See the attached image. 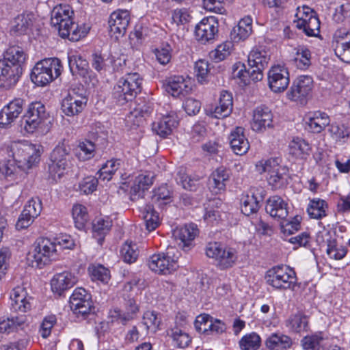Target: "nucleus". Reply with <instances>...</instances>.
I'll return each mask as SVG.
<instances>
[{
    "label": "nucleus",
    "instance_id": "f257e3e1",
    "mask_svg": "<svg viewBox=\"0 0 350 350\" xmlns=\"http://www.w3.org/2000/svg\"><path fill=\"white\" fill-rule=\"evenodd\" d=\"M27 55L18 46L8 49L0 59V88L9 90L18 83L23 71Z\"/></svg>",
    "mask_w": 350,
    "mask_h": 350
},
{
    "label": "nucleus",
    "instance_id": "f03ea898",
    "mask_svg": "<svg viewBox=\"0 0 350 350\" xmlns=\"http://www.w3.org/2000/svg\"><path fill=\"white\" fill-rule=\"evenodd\" d=\"M74 11L68 4L56 5L51 12V23L62 38L78 41L88 33L85 28L80 27L73 21Z\"/></svg>",
    "mask_w": 350,
    "mask_h": 350
},
{
    "label": "nucleus",
    "instance_id": "7ed1b4c3",
    "mask_svg": "<svg viewBox=\"0 0 350 350\" xmlns=\"http://www.w3.org/2000/svg\"><path fill=\"white\" fill-rule=\"evenodd\" d=\"M142 78L137 72H130L121 77L112 90V98L119 105L132 101L142 91Z\"/></svg>",
    "mask_w": 350,
    "mask_h": 350
},
{
    "label": "nucleus",
    "instance_id": "20e7f679",
    "mask_svg": "<svg viewBox=\"0 0 350 350\" xmlns=\"http://www.w3.org/2000/svg\"><path fill=\"white\" fill-rule=\"evenodd\" d=\"M62 70V65L58 58L44 59L35 65L31 79L37 85L44 86L57 78Z\"/></svg>",
    "mask_w": 350,
    "mask_h": 350
},
{
    "label": "nucleus",
    "instance_id": "39448f33",
    "mask_svg": "<svg viewBox=\"0 0 350 350\" xmlns=\"http://www.w3.org/2000/svg\"><path fill=\"white\" fill-rule=\"evenodd\" d=\"M70 148L65 140L59 142L51 153L48 164L49 178L57 182L64 175L70 159Z\"/></svg>",
    "mask_w": 350,
    "mask_h": 350
},
{
    "label": "nucleus",
    "instance_id": "423d86ee",
    "mask_svg": "<svg viewBox=\"0 0 350 350\" xmlns=\"http://www.w3.org/2000/svg\"><path fill=\"white\" fill-rule=\"evenodd\" d=\"M49 113L41 102L31 103L21 120V126L28 133H33L44 127Z\"/></svg>",
    "mask_w": 350,
    "mask_h": 350
},
{
    "label": "nucleus",
    "instance_id": "0eeeda50",
    "mask_svg": "<svg viewBox=\"0 0 350 350\" xmlns=\"http://www.w3.org/2000/svg\"><path fill=\"white\" fill-rule=\"evenodd\" d=\"M56 244L47 238H40L35 243L34 249L27 255L32 267L40 269L50 263L56 256Z\"/></svg>",
    "mask_w": 350,
    "mask_h": 350
},
{
    "label": "nucleus",
    "instance_id": "6e6552de",
    "mask_svg": "<svg viewBox=\"0 0 350 350\" xmlns=\"http://www.w3.org/2000/svg\"><path fill=\"white\" fill-rule=\"evenodd\" d=\"M205 254L208 258L215 259L216 266L220 269L232 267L238 258L235 249L219 242L208 243L205 248Z\"/></svg>",
    "mask_w": 350,
    "mask_h": 350
},
{
    "label": "nucleus",
    "instance_id": "1a4fd4ad",
    "mask_svg": "<svg viewBox=\"0 0 350 350\" xmlns=\"http://www.w3.org/2000/svg\"><path fill=\"white\" fill-rule=\"evenodd\" d=\"M267 283L276 289H294L297 282L295 271L288 266L278 265L267 272Z\"/></svg>",
    "mask_w": 350,
    "mask_h": 350
},
{
    "label": "nucleus",
    "instance_id": "9d476101",
    "mask_svg": "<svg viewBox=\"0 0 350 350\" xmlns=\"http://www.w3.org/2000/svg\"><path fill=\"white\" fill-rule=\"evenodd\" d=\"M12 150L14 161L25 170L31 168L40 161V146L16 144L12 146Z\"/></svg>",
    "mask_w": 350,
    "mask_h": 350
},
{
    "label": "nucleus",
    "instance_id": "9b49d317",
    "mask_svg": "<svg viewBox=\"0 0 350 350\" xmlns=\"http://www.w3.org/2000/svg\"><path fill=\"white\" fill-rule=\"evenodd\" d=\"M123 310L118 308H114L109 310V317L112 322H118L122 325L127 324L129 321L135 319L139 311V306L136 300L131 295L124 294Z\"/></svg>",
    "mask_w": 350,
    "mask_h": 350
},
{
    "label": "nucleus",
    "instance_id": "f8f14e48",
    "mask_svg": "<svg viewBox=\"0 0 350 350\" xmlns=\"http://www.w3.org/2000/svg\"><path fill=\"white\" fill-rule=\"evenodd\" d=\"M70 303L74 313L78 317L81 316L83 319L93 312L94 309L91 294L83 288L75 289L70 296Z\"/></svg>",
    "mask_w": 350,
    "mask_h": 350
},
{
    "label": "nucleus",
    "instance_id": "ddd939ff",
    "mask_svg": "<svg viewBox=\"0 0 350 350\" xmlns=\"http://www.w3.org/2000/svg\"><path fill=\"white\" fill-rule=\"evenodd\" d=\"M267 195L266 190L262 187H252L243 195L241 200V211L245 215L250 216L256 213Z\"/></svg>",
    "mask_w": 350,
    "mask_h": 350
},
{
    "label": "nucleus",
    "instance_id": "4468645a",
    "mask_svg": "<svg viewBox=\"0 0 350 350\" xmlns=\"http://www.w3.org/2000/svg\"><path fill=\"white\" fill-rule=\"evenodd\" d=\"M313 88V79L309 75H301L297 77L292 83L287 97L294 101L303 103L310 95Z\"/></svg>",
    "mask_w": 350,
    "mask_h": 350
},
{
    "label": "nucleus",
    "instance_id": "2eb2a0df",
    "mask_svg": "<svg viewBox=\"0 0 350 350\" xmlns=\"http://www.w3.org/2000/svg\"><path fill=\"white\" fill-rule=\"evenodd\" d=\"M270 56L264 50H252L248 55V66L252 72V81L257 82L263 78V70L267 67Z\"/></svg>",
    "mask_w": 350,
    "mask_h": 350
},
{
    "label": "nucleus",
    "instance_id": "dca6fc26",
    "mask_svg": "<svg viewBox=\"0 0 350 350\" xmlns=\"http://www.w3.org/2000/svg\"><path fill=\"white\" fill-rule=\"evenodd\" d=\"M42 211V202L39 198H31L25 204L16 224L17 230L27 228Z\"/></svg>",
    "mask_w": 350,
    "mask_h": 350
},
{
    "label": "nucleus",
    "instance_id": "f3484780",
    "mask_svg": "<svg viewBox=\"0 0 350 350\" xmlns=\"http://www.w3.org/2000/svg\"><path fill=\"white\" fill-rule=\"evenodd\" d=\"M150 270L158 274H169L178 267L176 261L168 254L159 253L151 256L148 260Z\"/></svg>",
    "mask_w": 350,
    "mask_h": 350
},
{
    "label": "nucleus",
    "instance_id": "a211bd4d",
    "mask_svg": "<svg viewBox=\"0 0 350 350\" xmlns=\"http://www.w3.org/2000/svg\"><path fill=\"white\" fill-rule=\"evenodd\" d=\"M289 82V72L284 66H274L268 72V84L273 92H284L288 86Z\"/></svg>",
    "mask_w": 350,
    "mask_h": 350
},
{
    "label": "nucleus",
    "instance_id": "6ab92c4d",
    "mask_svg": "<svg viewBox=\"0 0 350 350\" xmlns=\"http://www.w3.org/2000/svg\"><path fill=\"white\" fill-rule=\"evenodd\" d=\"M218 33V23L214 17L204 18L195 28V37L202 44L215 40Z\"/></svg>",
    "mask_w": 350,
    "mask_h": 350
},
{
    "label": "nucleus",
    "instance_id": "aec40b11",
    "mask_svg": "<svg viewBox=\"0 0 350 350\" xmlns=\"http://www.w3.org/2000/svg\"><path fill=\"white\" fill-rule=\"evenodd\" d=\"M332 46L337 57L344 62L350 63V31L345 29L336 30L334 34Z\"/></svg>",
    "mask_w": 350,
    "mask_h": 350
},
{
    "label": "nucleus",
    "instance_id": "412c9836",
    "mask_svg": "<svg viewBox=\"0 0 350 350\" xmlns=\"http://www.w3.org/2000/svg\"><path fill=\"white\" fill-rule=\"evenodd\" d=\"M130 22V14L128 10H119L112 12L109 18V32L116 39L123 36Z\"/></svg>",
    "mask_w": 350,
    "mask_h": 350
},
{
    "label": "nucleus",
    "instance_id": "4be33fe9",
    "mask_svg": "<svg viewBox=\"0 0 350 350\" xmlns=\"http://www.w3.org/2000/svg\"><path fill=\"white\" fill-rule=\"evenodd\" d=\"M198 234V226L193 223L176 228L173 233L174 238L180 241L179 247L185 252L191 248L193 241Z\"/></svg>",
    "mask_w": 350,
    "mask_h": 350
},
{
    "label": "nucleus",
    "instance_id": "5701e85b",
    "mask_svg": "<svg viewBox=\"0 0 350 350\" xmlns=\"http://www.w3.org/2000/svg\"><path fill=\"white\" fill-rule=\"evenodd\" d=\"M24 100L16 98L10 101L0 111V128L9 126L22 113Z\"/></svg>",
    "mask_w": 350,
    "mask_h": 350
},
{
    "label": "nucleus",
    "instance_id": "b1692460",
    "mask_svg": "<svg viewBox=\"0 0 350 350\" xmlns=\"http://www.w3.org/2000/svg\"><path fill=\"white\" fill-rule=\"evenodd\" d=\"M88 98L85 96L77 94L75 90L70 92L63 99L62 109L68 116H73L81 113L86 106Z\"/></svg>",
    "mask_w": 350,
    "mask_h": 350
},
{
    "label": "nucleus",
    "instance_id": "393cba45",
    "mask_svg": "<svg viewBox=\"0 0 350 350\" xmlns=\"http://www.w3.org/2000/svg\"><path fill=\"white\" fill-rule=\"evenodd\" d=\"M163 87L174 97L185 96L191 91L189 80L183 76H173L166 79Z\"/></svg>",
    "mask_w": 350,
    "mask_h": 350
},
{
    "label": "nucleus",
    "instance_id": "a878e982",
    "mask_svg": "<svg viewBox=\"0 0 350 350\" xmlns=\"http://www.w3.org/2000/svg\"><path fill=\"white\" fill-rule=\"evenodd\" d=\"M273 115L271 110L265 106L256 107L253 111L251 127L253 131L260 132L271 127Z\"/></svg>",
    "mask_w": 350,
    "mask_h": 350
},
{
    "label": "nucleus",
    "instance_id": "bb28decb",
    "mask_svg": "<svg viewBox=\"0 0 350 350\" xmlns=\"http://www.w3.org/2000/svg\"><path fill=\"white\" fill-rule=\"evenodd\" d=\"M77 281V278L69 271L56 273L51 281V289L53 293L60 296L73 287Z\"/></svg>",
    "mask_w": 350,
    "mask_h": 350
},
{
    "label": "nucleus",
    "instance_id": "cd10ccee",
    "mask_svg": "<svg viewBox=\"0 0 350 350\" xmlns=\"http://www.w3.org/2000/svg\"><path fill=\"white\" fill-rule=\"evenodd\" d=\"M178 123L179 118L177 113L171 111L159 122L152 124V131L161 137L165 138L172 134V131L177 127Z\"/></svg>",
    "mask_w": 350,
    "mask_h": 350
},
{
    "label": "nucleus",
    "instance_id": "c85d7f7f",
    "mask_svg": "<svg viewBox=\"0 0 350 350\" xmlns=\"http://www.w3.org/2000/svg\"><path fill=\"white\" fill-rule=\"evenodd\" d=\"M30 299L23 286H18L14 288L10 293L12 310L15 312H27L31 306Z\"/></svg>",
    "mask_w": 350,
    "mask_h": 350
},
{
    "label": "nucleus",
    "instance_id": "c756f323",
    "mask_svg": "<svg viewBox=\"0 0 350 350\" xmlns=\"http://www.w3.org/2000/svg\"><path fill=\"white\" fill-rule=\"evenodd\" d=\"M265 210L271 217L278 219H284L288 214V204L278 196L268 198Z\"/></svg>",
    "mask_w": 350,
    "mask_h": 350
},
{
    "label": "nucleus",
    "instance_id": "7c9ffc66",
    "mask_svg": "<svg viewBox=\"0 0 350 350\" xmlns=\"http://www.w3.org/2000/svg\"><path fill=\"white\" fill-rule=\"evenodd\" d=\"M153 178L154 175L150 172H146L136 176L131 188V200H135L143 198L144 192L153 184Z\"/></svg>",
    "mask_w": 350,
    "mask_h": 350
},
{
    "label": "nucleus",
    "instance_id": "2f4dec72",
    "mask_svg": "<svg viewBox=\"0 0 350 350\" xmlns=\"http://www.w3.org/2000/svg\"><path fill=\"white\" fill-rule=\"evenodd\" d=\"M232 94L229 91L222 90L219 94L218 103L211 111V113L216 118H224L232 113Z\"/></svg>",
    "mask_w": 350,
    "mask_h": 350
},
{
    "label": "nucleus",
    "instance_id": "473e14b6",
    "mask_svg": "<svg viewBox=\"0 0 350 350\" xmlns=\"http://www.w3.org/2000/svg\"><path fill=\"white\" fill-rule=\"evenodd\" d=\"M230 176V170L221 166L213 171L209 178L208 185L212 192L218 193L224 191Z\"/></svg>",
    "mask_w": 350,
    "mask_h": 350
},
{
    "label": "nucleus",
    "instance_id": "72a5a7b5",
    "mask_svg": "<svg viewBox=\"0 0 350 350\" xmlns=\"http://www.w3.org/2000/svg\"><path fill=\"white\" fill-rule=\"evenodd\" d=\"M230 144L233 152L237 155H243L247 152L250 144L244 135L243 127H237L229 136Z\"/></svg>",
    "mask_w": 350,
    "mask_h": 350
},
{
    "label": "nucleus",
    "instance_id": "f704fd0d",
    "mask_svg": "<svg viewBox=\"0 0 350 350\" xmlns=\"http://www.w3.org/2000/svg\"><path fill=\"white\" fill-rule=\"evenodd\" d=\"M327 238L326 252L329 258L335 260H341L347 254V249L342 245H338L334 239L331 238L330 233L327 231L319 232L317 235V241H320V238Z\"/></svg>",
    "mask_w": 350,
    "mask_h": 350
},
{
    "label": "nucleus",
    "instance_id": "c9c22d12",
    "mask_svg": "<svg viewBox=\"0 0 350 350\" xmlns=\"http://www.w3.org/2000/svg\"><path fill=\"white\" fill-rule=\"evenodd\" d=\"M27 170L23 169V166L13 161H8L0 164V173L3 175L9 181L16 183L23 178Z\"/></svg>",
    "mask_w": 350,
    "mask_h": 350
},
{
    "label": "nucleus",
    "instance_id": "e433bc0d",
    "mask_svg": "<svg viewBox=\"0 0 350 350\" xmlns=\"http://www.w3.org/2000/svg\"><path fill=\"white\" fill-rule=\"evenodd\" d=\"M294 50L295 53L292 59L293 65L299 70H308L311 66L312 53L310 50L304 45H299Z\"/></svg>",
    "mask_w": 350,
    "mask_h": 350
},
{
    "label": "nucleus",
    "instance_id": "4c0bfd02",
    "mask_svg": "<svg viewBox=\"0 0 350 350\" xmlns=\"http://www.w3.org/2000/svg\"><path fill=\"white\" fill-rule=\"evenodd\" d=\"M293 344L292 339L282 333L271 334L266 340V347L270 350H285Z\"/></svg>",
    "mask_w": 350,
    "mask_h": 350
},
{
    "label": "nucleus",
    "instance_id": "58836bf2",
    "mask_svg": "<svg viewBox=\"0 0 350 350\" xmlns=\"http://www.w3.org/2000/svg\"><path fill=\"white\" fill-rule=\"evenodd\" d=\"M289 153L293 157L306 159L311 152L310 144L304 139L297 137L293 139L289 144Z\"/></svg>",
    "mask_w": 350,
    "mask_h": 350
},
{
    "label": "nucleus",
    "instance_id": "ea45409f",
    "mask_svg": "<svg viewBox=\"0 0 350 350\" xmlns=\"http://www.w3.org/2000/svg\"><path fill=\"white\" fill-rule=\"evenodd\" d=\"M325 340L323 333L317 332L304 336L300 342L304 350H325Z\"/></svg>",
    "mask_w": 350,
    "mask_h": 350
},
{
    "label": "nucleus",
    "instance_id": "a19ab883",
    "mask_svg": "<svg viewBox=\"0 0 350 350\" xmlns=\"http://www.w3.org/2000/svg\"><path fill=\"white\" fill-rule=\"evenodd\" d=\"M288 169L283 165L267 176V181L273 189H281L288 183Z\"/></svg>",
    "mask_w": 350,
    "mask_h": 350
},
{
    "label": "nucleus",
    "instance_id": "79ce46f5",
    "mask_svg": "<svg viewBox=\"0 0 350 350\" xmlns=\"http://www.w3.org/2000/svg\"><path fill=\"white\" fill-rule=\"evenodd\" d=\"M26 323V317L19 315L10 318L0 319V333L9 334L12 332L23 329Z\"/></svg>",
    "mask_w": 350,
    "mask_h": 350
},
{
    "label": "nucleus",
    "instance_id": "37998d69",
    "mask_svg": "<svg viewBox=\"0 0 350 350\" xmlns=\"http://www.w3.org/2000/svg\"><path fill=\"white\" fill-rule=\"evenodd\" d=\"M330 123L329 116L320 111H315L308 118V124L310 131L314 133H321Z\"/></svg>",
    "mask_w": 350,
    "mask_h": 350
},
{
    "label": "nucleus",
    "instance_id": "c03bdc74",
    "mask_svg": "<svg viewBox=\"0 0 350 350\" xmlns=\"http://www.w3.org/2000/svg\"><path fill=\"white\" fill-rule=\"evenodd\" d=\"M68 65L72 75L85 77L88 73V62L79 55L69 57Z\"/></svg>",
    "mask_w": 350,
    "mask_h": 350
},
{
    "label": "nucleus",
    "instance_id": "a18cd8bd",
    "mask_svg": "<svg viewBox=\"0 0 350 350\" xmlns=\"http://www.w3.org/2000/svg\"><path fill=\"white\" fill-rule=\"evenodd\" d=\"M112 226V221L107 218H98L93 223V233L95 237H98L99 244H102L104 237L110 231Z\"/></svg>",
    "mask_w": 350,
    "mask_h": 350
},
{
    "label": "nucleus",
    "instance_id": "49530a36",
    "mask_svg": "<svg viewBox=\"0 0 350 350\" xmlns=\"http://www.w3.org/2000/svg\"><path fill=\"white\" fill-rule=\"evenodd\" d=\"M120 166L121 161L120 159L107 161L97 172L98 178L104 181H109Z\"/></svg>",
    "mask_w": 350,
    "mask_h": 350
},
{
    "label": "nucleus",
    "instance_id": "de8ad7c7",
    "mask_svg": "<svg viewBox=\"0 0 350 350\" xmlns=\"http://www.w3.org/2000/svg\"><path fill=\"white\" fill-rule=\"evenodd\" d=\"M328 208L327 203L319 198L310 200L307 211L310 217L319 219L326 216Z\"/></svg>",
    "mask_w": 350,
    "mask_h": 350
},
{
    "label": "nucleus",
    "instance_id": "09e8293b",
    "mask_svg": "<svg viewBox=\"0 0 350 350\" xmlns=\"http://www.w3.org/2000/svg\"><path fill=\"white\" fill-rule=\"evenodd\" d=\"M234 33L236 34L234 39L238 40H246L252 32V18L247 16L240 20L237 27L233 29Z\"/></svg>",
    "mask_w": 350,
    "mask_h": 350
},
{
    "label": "nucleus",
    "instance_id": "8fccbe9b",
    "mask_svg": "<svg viewBox=\"0 0 350 350\" xmlns=\"http://www.w3.org/2000/svg\"><path fill=\"white\" fill-rule=\"evenodd\" d=\"M95 152V145L90 140L80 142L75 148L76 157L82 161L93 158Z\"/></svg>",
    "mask_w": 350,
    "mask_h": 350
},
{
    "label": "nucleus",
    "instance_id": "3c124183",
    "mask_svg": "<svg viewBox=\"0 0 350 350\" xmlns=\"http://www.w3.org/2000/svg\"><path fill=\"white\" fill-rule=\"evenodd\" d=\"M241 350H258L261 345V338L256 332L243 336L239 342Z\"/></svg>",
    "mask_w": 350,
    "mask_h": 350
},
{
    "label": "nucleus",
    "instance_id": "603ef678",
    "mask_svg": "<svg viewBox=\"0 0 350 350\" xmlns=\"http://www.w3.org/2000/svg\"><path fill=\"white\" fill-rule=\"evenodd\" d=\"M88 272L93 281L107 284L110 280L109 271L101 265H91L88 268Z\"/></svg>",
    "mask_w": 350,
    "mask_h": 350
},
{
    "label": "nucleus",
    "instance_id": "864d4df0",
    "mask_svg": "<svg viewBox=\"0 0 350 350\" xmlns=\"http://www.w3.org/2000/svg\"><path fill=\"white\" fill-rule=\"evenodd\" d=\"M72 217L76 228L83 230L89 219L86 207L81 204L74 205L72 207Z\"/></svg>",
    "mask_w": 350,
    "mask_h": 350
},
{
    "label": "nucleus",
    "instance_id": "5fc2aeb1",
    "mask_svg": "<svg viewBox=\"0 0 350 350\" xmlns=\"http://www.w3.org/2000/svg\"><path fill=\"white\" fill-rule=\"evenodd\" d=\"M252 70L249 67L248 69L244 64L237 62L232 66V77L240 80L244 85L248 84L250 81L252 80Z\"/></svg>",
    "mask_w": 350,
    "mask_h": 350
},
{
    "label": "nucleus",
    "instance_id": "6e6d98bb",
    "mask_svg": "<svg viewBox=\"0 0 350 350\" xmlns=\"http://www.w3.org/2000/svg\"><path fill=\"white\" fill-rule=\"evenodd\" d=\"M120 254L125 262L131 264L135 262L139 256L137 245L132 242L126 241L121 247Z\"/></svg>",
    "mask_w": 350,
    "mask_h": 350
},
{
    "label": "nucleus",
    "instance_id": "4d7b16f0",
    "mask_svg": "<svg viewBox=\"0 0 350 350\" xmlns=\"http://www.w3.org/2000/svg\"><path fill=\"white\" fill-rule=\"evenodd\" d=\"M281 161L282 160L280 157H274L267 160H261L256 164V170L260 174L267 172L269 176L272 173L273 171H275L279 167L283 166L280 165Z\"/></svg>",
    "mask_w": 350,
    "mask_h": 350
},
{
    "label": "nucleus",
    "instance_id": "13d9d810",
    "mask_svg": "<svg viewBox=\"0 0 350 350\" xmlns=\"http://www.w3.org/2000/svg\"><path fill=\"white\" fill-rule=\"evenodd\" d=\"M308 324V318L301 313L292 315L287 321V326L295 332L299 333L307 329Z\"/></svg>",
    "mask_w": 350,
    "mask_h": 350
},
{
    "label": "nucleus",
    "instance_id": "bf43d9fd",
    "mask_svg": "<svg viewBox=\"0 0 350 350\" xmlns=\"http://www.w3.org/2000/svg\"><path fill=\"white\" fill-rule=\"evenodd\" d=\"M168 335L172 338L175 345L178 348H186L191 342V338L188 334L178 328L172 329Z\"/></svg>",
    "mask_w": 350,
    "mask_h": 350
},
{
    "label": "nucleus",
    "instance_id": "052dcab7",
    "mask_svg": "<svg viewBox=\"0 0 350 350\" xmlns=\"http://www.w3.org/2000/svg\"><path fill=\"white\" fill-rule=\"evenodd\" d=\"M32 25L31 14H22L17 16L14 21L12 31L19 34L24 33Z\"/></svg>",
    "mask_w": 350,
    "mask_h": 350
},
{
    "label": "nucleus",
    "instance_id": "680f3d73",
    "mask_svg": "<svg viewBox=\"0 0 350 350\" xmlns=\"http://www.w3.org/2000/svg\"><path fill=\"white\" fill-rule=\"evenodd\" d=\"M232 46L233 44L231 42H225L218 45L215 50L211 52L210 56L211 59L216 62L225 59L230 54Z\"/></svg>",
    "mask_w": 350,
    "mask_h": 350
},
{
    "label": "nucleus",
    "instance_id": "e2e57ef3",
    "mask_svg": "<svg viewBox=\"0 0 350 350\" xmlns=\"http://www.w3.org/2000/svg\"><path fill=\"white\" fill-rule=\"evenodd\" d=\"M143 218L148 231L155 230L159 225V216L151 206H146L145 211L143 213Z\"/></svg>",
    "mask_w": 350,
    "mask_h": 350
},
{
    "label": "nucleus",
    "instance_id": "0e129e2a",
    "mask_svg": "<svg viewBox=\"0 0 350 350\" xmlns=\"http://www.w3.org/2000/svg\"><path fill=\"white\" fill-rule=\"evenodd\" d=\"M314 14L313 10L306 5L298 7L295 16L297 19L294 21L296 27L301 29L304 26V23H306L307 20L310 18V16H312Z\"/></svg>",
    "mask_w": 350,
    "mask_h": 350
},
{
    "label": "nucleus",
    "instance_id": "69168bd1",
    "mask_svg": "<svg viewBox=\"0 0 350 350\" xmlns=\"http://www.w3.org/2000/svg\"><path fill=\"white\" fill-rule=\"evenodd\" d=\"M308 36H317L320 32V21L317 16L313 15L308 18L301 27Z\"/></svg>",
    "mask_w": 350,
    "mask_h": 350
},
{
    "label": "nucleus",
    "instance_id": "338daca9",
    "mask_svg": "<svg viewBox=\"0 0 350 350\" xmlns=\"http://www.w3.org/2000/svg\"><path fill=\"white\" fill-rule=\"evenodd\" d=\"M143 323L147 329H152L155 331L161 323V317L154 311H146L143 315Z\"/></svg>",
    "mask_w": 350,
    "mask_h": 350
},
{
    "label": "nucleus",
    "instance_id": "774afa93",
    "mask_svg": "<svg viewBox=\"0 0 350 350\" xmlns=\"http://www.w3.org/2000/svg\"><path fill=\"white\" fill-rule=\"evenodd\" d=\"M98 178L88 176L83 178L79 185V191L84 194L92 193L96 189Z\"/></svg>",
    "mask_w": 350,
    "mask_h": 350
}]
</instances>
